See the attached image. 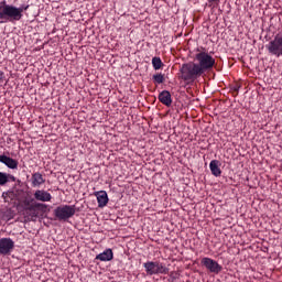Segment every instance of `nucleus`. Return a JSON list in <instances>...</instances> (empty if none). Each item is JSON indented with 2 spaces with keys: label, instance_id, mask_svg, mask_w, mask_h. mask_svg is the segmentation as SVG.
I'll list each match as a JSON object with an SVG mask.
<instances>
[{
  "label": "nucleus",
  "instance_id": "nucleus-1",
  "mask_svg": "<svg viewBox=\"0 0 282 282\" xmlns=\"http://www.w3.org/2000/svg\"><path fill=\"white\" fill-rule=\"evenodd\" d=\"M21 17H23V8L6 4V2L0 3V19L21 21Z\"/></svg>",
  "mask_w": 282,
  "mask_h": 282
},
{
  "label": "nucleus",
  "instance_id": "nucleus-2",
  "mask_svg": "<svg viewBox=\"0 0 282 282\" xmlns=\"http://www.w3.org/2000/svg\"><path fill=\"white\" fill-rule=\"evenodd\" d=\"M181 72V78L182 80H197L202 74V68H199L198 64H195L193 62L183 64L182 67L180 68Z\"/></svg>",
  "mask_w": 282,
  "mask_h": 282
},
{
  "label": "nucleus",
  "instance_id": "nucleus-3",
  "mask_svg": "<svg viewBox=\"0 0 282 282\" xmlns=\"http://www.w3.org/2000/svg\"><path fill=\"white\" fill-rule=\"evenodd\" d=\"M195 58L196 61H198L197 65L200 69V73L203 74L208 69H213V67L215 66V58H213V56H210L206 52H200L196 54Z\"/></svg>",
  "mask_w": 282,
  "mask_h": 282
},
{
  "label": "nucleus",
  "instance_id": "nucleus-4",
  "mask_svg": "<svg viewBox=\"0 0 282 282\" xmlns=\"http://www.w3.org/2000/svg\"><path fill=\"white\" fill-rule=\"evenodd\" d=\"M143 267L145 268V272L150 275L166 274L169 272V269L160 262H145Z\"/></svg>",
  "mask_w": 282,
  "mask_h": 282
},
{
  "label": "nucleus",
  "instance_id": "nucleus-5",
  "mask_svg": "<svg viewBox=\"0 0 282 282\" xmlns=\"http://www.w3.org/2000/svg\"><path fill=\"white\" fill-rule=\"evenodd\" d=\"M55 217L61 220L69 219V217H74L76 215V209L69 205L59 206L55 210Z\"/></svg>",
  "mask_w": 282,
  "mask_h": 282
},
{
  "label": "nucleus",
  "instance_id": "nucleus-6",
  "mask_svg": "<svg viewBox=\"0 0 282 282\" xmlns=\"http://www.w3.org/2000/svg\"><path fill=\"white\" fill-rule=\"evenodd\" d=\"M268 51L274 56H282V36H275L268 45Z\"/></svg>",
  "mask_w": 282,
  "mask_h": 282
},
{
  "label": "nucleus",
  "instance_id": "nucleus-7",
  "mask_svg": "<svg viewBox=\"0 0 282 282\" xmlns=\"http://www.w3.org/2000/svg\"><path fill=\"white\" fill-rule=\"evenodd\" d=\"M45 208H47V205L41 204V203H34L32 205H29V207H24V210L31 219H34L39 217V210H45Z\"/></svg>",
  "mask_w": 282,
  "mask_h": 282
},
{
  "label": "nucleus",
  "instance_id": "nucleus-8",
  "mask_svg": "<svg viewBox=\"0 0 282 282\" xmlns=\"http://www.w3.org/2000/svg\"><path fill=\"white\" fill-rule=\"evenodd\" d=\"M202 264L205 265L209 272H213L214 274H219V271L221 270V265L219 263L210 258H203Z\"/></svg>",
  "mask_w": 282,
  "mask_h": 282
},
{
  "label": "nucleus",
  "instance_id": "nucleus-9",
  "mask_svg": "<svg viewBox=\"0 0 282 282\" xmlns=\"http://www.w3.org/2000/svg\"><path fill=\"white\" fill-rule=\"evenodd\" d=\"M14 250V241L10 238L0 239V254H10Z\"/></svg>",
  "mask_w": 282,
  "mask_h": 282
},
{
  "label": "nucleus",
  "instance_id": "nucleus-10",
  "mask_svg": "<svg viewBox=\"0 0 282 282\" xmlns=\"http://www.w3.org/2000/svg\"><path fill=\"white\" fill-rule=\"evenodd\" d=\"M95 196L97 197L99 208H105V205L109 204V196H107V192H96Z\"/></svg>",
  "mask_w": 282,
  "mask_h": 282
},
{
  "label": "nucleus",
  "instance_id": "nucleus-11",
  "mask_svg": "<svg viewBox=\"0 0 282 282\" xmlns=\"http://www.w3.org/2000/svg\"><path fill=\"white\" fill-rule=\"evenodd\" d=\"M34 197L37 202H52V194L43 189L35 191Z\"/></svg>",
  "mask_w": 282,
  "mask_h": 282
},
{
  "label": "nucleus",
  "instance_id": "nucleus-12",
  "mask_svg": "<svg viewBox=\"0 0 282 282\" xmlns=\"http://www.w3.org/2000/svg\"><path fill=\"white\" fill-rule=\"evenodd\" d=\"M159 100L162 105H165V107H171V105H173V99H171V93L169 90L160 93Z\"/></svg>",
  "mask_w": 282,
  "mask_h": 282
},
{
  "label": "nucleus",
  "instance_id": "nucleus-13",
  "mask_svg": "<svg viewBox=\"0 0 282 282\" xmlns=\"http://www.w3.org/2000/svg\"><path fill=\"white\" fill-rule=\"evenodd\" d=\"M0 162H2V164H6L8 169H17V166H19L17 160L6 155H0Z\"/></svg>",
  "mask_w": 282,
  "mask_h": 282
},
{
  "label": "nucleus",
  "instance_id": "nucleus-14",
  "mask_svg": "<svg viewBox=\"0 0 282 282\" xmlns=\"http://www.w3.org/2000/svg\"><path fill=\"white\" fill-rule=\"evenodd\" d=\"M209 169L212 171V174L215 175V177H219V175H221V169H219V161L213 160L209 163Z\"/></svg>",
  "mask_w": 282,
  "mask_h": 282
},
{
  "label": "nucleus",
  "instance_id": "nucleus-15",
  "mask_svg": "<svg viewBox=\"0 0 282 282\" xmlns=\"http://www.w3.org/2000/svg\"><path fill=\"white\" fill-rule=\"evenodd\" d=\"M96 259H98L99 261H111V259H113V251H111V249H108L102 253H99Z\"/></svg>",
  "mask_w": 282,
  "mask_h": 282
},
{
  "label": "nucleus",
  "instance_id": "nucleus-16",
  "mask_svg": "<svg viewBox=\"0 0 282 282\" xmlns=\"http://www.w3.org/2000/svg\"><path fill=\"white\" fill-rule=\"evenodd\" d=\"M33 186H41V184H45V180H43V175L41 173L33 174Z\"/></svg>",
  "mask_w": 282,
  "mask_h": 282
},
{
  "label": "nucleus",
  "instance_id": "nucleus-17",
  "mask_svg": "<svg viewBox=\"0 0 282 282\" xmlns=\"http://www.w3.org/2000/svg\"><path fill=\"white\" fill-rule=\"evenodd\" d=\"M10 174L0 172V186H6V184H8Z\"/></svg>",
  "mask_w": 282,
  "mask_h": 282
},
{
  "label": "nucleus",
  "instance_id": "nucleus-18",
  "mask_svg": "<svg viewBox=\"0 0 282 282\" xmlns=\"http://www.w3.org/2000/svg\"><path fill=\"white\" fill-rule=\"evenodd\" d=\"M152 65L154 69H161L162 68V59L160 57H153L152 58Z\"/></svg>",
  "mask_w": 282,
  "mask_h": 282
},
{
  "label": "nucleus",
  "instance_id": "nucleus-19",
  "mask_svg": "<svg viewBox=\"0 0 282 282\" xmlns=\"http://www.w3.org/2000/svg\"><path fill=\"white\" fill-rule=\"evenodd\" d=\"M153 80H155V83H158L159 85H162V83H164V75L162 74L153 75Z\"/></svg>",
  "mask_w": 282,
  "mask_h": 282
},
{
  "label": "nucleus",
  "instance_id": "nucleus-20",
  "mask_svg": "<svg viewBox=\"0 0 282 282\" xmlns=\"http://www.w3.org/2000/svg\"><path fill=\"white\" fill-rule=\"evenodd\" d=\"M30 206H32L30 200H24V208H30Z\"/></svg>",
  "mask_w": 282,
  "mask_h": 282
},
{
  "label": "nucleus",
  "instance_id": "nucleus-21",
  "mask_svg": "<svg viewBox=\"0 0 282 282\" xmlns=\"http://www.w3.org/2000/svg\"><path fill=\"white\" fill-rule=\"evenodd\" d=\"M0 80H3V72H0Z\"/></svg>",
  "mask_w": 282,
  "mask_h": 282
}]
</instances>
